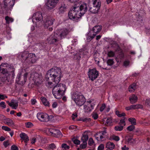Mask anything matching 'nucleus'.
I'll use <instances>...</instances> for the list:
<instances>
[{
  "label": "nucleus",
  "mask_w": 150,
  "mask_h": 150,
  "mask_svg": "<svg viewBox=\"0 0 150 150\" xmlns=\"http://www.w3.org/2000/svg\"><path fill=\"white\" fill-rule=\"evenodd\" d=\"M15 76L14 70L13 69L9 72L8 75L1 78V82L7 84H10L11 80L13 79Z\"/></svg>",
  "instance_id": "7"
},
{
  "label": "nucleus",
  "mask_w": 150,
  "mask_h": 150,
  "mask_svg": "<svg viewBox=\"0 0 150 150\" xmlns=\"http://www.w3.org/2000/svg\"><path fill=\"white\" fill-rule=\"evenodd\" d=\"M108 56L109 57H113L115 56V53L112 51H110L108 52Z\"/></svg>",
  "instance_id": "38"
},
{
  "label": "nucleus",
  "mask_w": 150,
  "mask_h": 150,
  "mask_svg": "<svg viewBox=\"0 0 150 150\" xmlns=\"http://www.w3.org/2000/svg\"><path fill=\"white\" fill-rule=\"evenodd\" d=\"M115 147V144L110 142H108L106 144V147L110 150H112Z\"/></svg>",
  "instance_id": "24"
},
{
  "label": "nucleus",
  "mask_w": 150,
  "mask_h": 150,
  "mask_svg": "<svg viewBox=\"0 0 150 150\" xmlns=\"http://www.w3.org/2000/svg\"><path fill=\"white\" fill-rule=\"evenodd\" d=\"M123 128V126L122 125H117L115 127V129L116 131H120L122 130Z\"/></svg>",
  "instance_id": "40"
},
{
  "label": "nucleus",
  "mask_w": 150,
  "mask_h": 150,
  "mask_svg": "<svg viewBox=\"0 0 150 150\" xmlns=\"http://www.w3.org/2000/svg\"><path fill=\"white\" fill-rule=\"evenodd\" d=\"M108 65L112 66L114 63L113 59H110L108 60L107 62Z\"/></svg>",
  "instance_id": "42"
},
{
  "label": "nucleus",
  "mask_w": 150,
  "mask_h": 150,
  "mask_svg": "<svg viewBox=\"0 0 150 150\" xmlns=\"http://www.w3.org/2000/svg\"><path fill=\"white\" fill-rule=\"evenodd\" d=\"M125 117H123V119H122L120 120L119 124L120 125H123L124 126L125 125Z\"/></svg>",
  "instance_id": "52"
},
{
  "label": "nucleus",
  "mask_w": 150,
  "mask_h": 150,
  "mask_svg": "<svg viewBox=\"0 0 150 150\" xmlns=\"http://www.w3.org/2000/svg\"><path fill=\"white\" fill-rule=\"evenodd\" d=\"M129 62L127 61H125L124 62V65L125 66H128L129 64Z\"/></svg>",
  "instance_id": "64"
},
{
  "label": "nucleus",
  "mask_w": 150,
  "mask_h": 150,
  "mask_svg": "<svg viewBox=\"0 0 150 150\" xmlns=\"http://www.w3.org/2000/svg\"><path fill=\"white\" fill-rule=\"evenodd\" d=\"M5 19L6 21V23L9 24L10 22H12L13 21V18L9 17L7 16L5 17Z\"/></svg>",
  "instance_id": "34"
},
{
  "label": "nucleus",
  "mask_w": 150,
  "mask_h": 150,
  "mask_svg": "<svg viewBox=\"0 0 150 150\" xmlns=\"http://www.w3.org/2000/svg\"><path fill=\"white\" fill-rule=\"evenodd\" d=\"M143 106L142 105L138 104L136 105H133L125 108L126 110H134L136 109H142Z\"/></svg>",
  "instance_id": "18"
},
{
  "label": "nucleus",
  "mask_w": 150,
  "mask_h": 150,
  "mask_svg": "<svg viewBox=\"0 0 150 150\" xmlns=\"http://www.w3.org/2000/svg\"><path fill=\"white\" fill-rule=\"evenodd\" d=\"M78 10L79 8L74 5L72 9L69 12L68 15L70 19L75 22H78L79 20L82 16Z\"/></svg>",
  "instance_id": "3"
},
{
  "label": "nucleus",
  "mask_w": 150,
  "mask_h": 150,
  "mask_svg": "<svg viewBox=\"0 0 150 150\" xmlns=\"http://www.w3.org/2000/svg\"><path fill=\"white\" fill-rule=\"evenodd\" d=\"M58 35L57 33H54L53 35H50L47 39L48 43L50 44H54L57 45L59 43V41L60 40L57 37Z\"/></svg>",
  "instance_id": "9"
},
{
  "label": "nucleus",
  "mask_w": 150,
  "mask_h": 150,
  "mask_svg": "<svg viewBox=\"0 0 150 150\" xmlns=\"http://www.w3.org/2000/svg\"><path fill=\"white\" fill-rule=\"evenodd\" d=\"M129 100L130 103L132 104L135 103L138 100V98L137 96L134 94H133L129 98Z\"/></svg>",
  "instance_id": "23"
},
{
  "label": "nucleus",
  "mask_w": 150,
  "mask_h": 150,
  "mask_svg": "<svg viewBox=\"0 0 150 150\" xmlns=\"http://www.w3.org/2000/svg\"><path fill=\"white\" fill-rule=\"evenodd\" d=\"M125 139L126 141L128 143H133L134 141V139H132L131 137L128 136L126 137Z\"/></svg>",
  "instance_id": "33"
},
{
  "label": "nucleus",
  "mask_w": 150,
  "mask_h": 150,
  "mask_svg": "<svg viewBox=\"0 0 150 150\" xmlns=\"http://www.w3.org/2000/svg\"><path fill=\"white\" fill-rule=\"evenodd\" d=\"M72 140L74 144H76L78 145L80 143V141L78 139H72Z\"/></svg>",
  "instance_id": "53"
},
{
  "label": "nucleus",
  "mask_w": 150,
  "mask_h": 150,
  "mask_svg": "<svg viewBox=\"0 0 150 150\" xmlns=\"http://www.w3.org/2000/svg\"><path fill=\"white\" fill-rule=\"evenodd\" d=\"M53 136L57 138L61 137L62 136L61 132L58 130L56 129Z\"/></svg>",
  "instance_id": "27"
},
{
  "label": "nucleus",
  "mask_w": 150,
  "mask_h": 150,
  "mask_svg": "<svg viewBox=\"0 0 150 150\" xmlns=\"http://www.w3.org/2000/svg\"><path fill=\"white\" fill-rule=\"evenodd\" d=\"M112 139L113 140H115L116 141H118L120 140V138L118 136L115 135L112 136Z\"/></svg>",
  "instance_id": "54"
},
{
  "label": "nucleus",
  "mask_w": 150,
  "mask_h": 150,
  "mask_svg": "<svg viewBox=\"0 0 150 150\" xmlns=\"http://www.w3.org/2000/svg\"><path fill=\"white\" fill-rule=\"evenodd\" d=\"M38 119L41 122H46L51 120L53 118L52 115L50 116L46 113H38L37 115Z\"/></svg>",
  "instance_id": "8"
},
{
  "label": "nucleus",
  "mask_w": 150,
  "mask_h": 150,
  "mask_svg": "<svg viewBox=\"0 0 150 150\" xmlns=\"http://www.w3.org/2000/svg\"><path fill=\"white\" fill-rule=\"evenodd\" d=\"M104 145L103 144H101L98 146V150H104Z\"/></svg>",
  "instance_id": "51"
},
{
  "label": "nucleus",
  "mask_w": 150,
  "mask_h": 150,
  "mask_svg": "<svg viewBox=\"0 0 150 150\" xmlns=\"http://www.w3.org/2000/svg\"><path fill=\"white\" fill-rule=\"evenodd\" d=\"M30 77L33 78V80L35 83L38 86L43 82L42 75L37 73H33L31 74Z\"/></svg>",
  "instance_id": "5"
},
{
  "label": "nucleus",
  "mask_w": 150,
  "mask_h": 150,
  "mask_svg": "<svg viewBox=\"0 0 150 150\" xmlns=\"http://www.w3.org/2000/svg\"><path fill=\"white\" fill-rule=\"evenodd\" d=\"M88 73L89 78L92 81L97 78L98 76V71L95 68L89 69Z\"/></svg>",
  "instance_id": "11"
},
{
  "label": "nucleus",
  "mask_w": 150,
  "mask_h": 150,
  "mask_svg": "<svg viewBox=\"0 0 150 150\" xmlns=\"http://www.w3.org/2000/svg\"><path fill=\"white\" fill-rule=\"evenodd\" d=\"M55 130L56 129H54L50 128L49 129L48 131L49 132H50L51 134V135H53L54 132H54Z\"/></svg>",
  "instance_id": "55"
},
{
  "label": "nucleus",
  "mask_w": 150,
  "mask_h": 150,
  "mask_svg": "<svg viewBox=\"0 0 150 150\" xmlns=\"http://www.w3.org/2000/svg\"><path fill=\"white\" fill-rule=\"evenodd\" d=\"M2 129L7 131H10L11 130V129L8 127L6 126H2L1 127Z\"/></svg>",
  "instance_id": "48"
},
{
  "label": "nucleus",
  "mask_w": 150,
  "mask_h": 150,
  "mask_svg": "<svg viewBox=\"0 0 150 150\" xmlns=\"http://www.w3.org/2000/svg\"><path fill=\"white\" fill-rule=\"evenodd\" d=\"M93 5L92 6H89V11L93 13H98L100 6L101 2L97 0H93Z\"/></svg>",
  "instance_id": "6"
},
{
  "label": "nucleus",
  "mask_w": 150,
  "mask_h": 150,
  "mask_svg": "<svg viewBox=\"0 0 150 150\" xmlns=\"http://www.w3.org/2000/svg\"><path fill=\"white\" fill-rule=\"evenodd\" d=\"M43 17L41 13L38 12L34 13L32 17V21L33 22L37 23L42 20Z\"/></svg>",
  "instance_id": "12"
},
{
  "label": "nucleus",
  "mask_w": 150,
  "mask_h": 150,
  "mask_svg": "<svg viewBox=\"0 0 150 150\" xmlns=\"http://www.w3.org/2000/svg\"><path fill=\"white\" fill-rule=\"evenodd\" d=\"M91 115L93 118L95 120L97 119L98 118V115L97 113L93 112Z\"/></svg>",
  "instance_id": "45"
},
{
  "label": "nucleus",
  "mask_w": 150,
  "mask_h": 150,
  "mask_svg": "<svg viewBox=\"0 0 150 150\" xmlns=\"http://www.w3.org/2000/svg\"><path fill=\"white\" fill-rule=\"evenodd\" d=\"M7 97L5 95L0 94V99L4 100L5 98H7Z\"/></svg>",
  "instance_id": "61"
},
{
  "label": "nucleus",
  "mask_w": 150,
  "mask_h": 150,
  "mask_svg": "<svg viewBox=\"0 0 150 150\" xmlns=\"http://www.w3.org/2000/svg\"><path fill=\"white\" fill-rule=\"evenodd\" d=\"M15 3V0H4V7L9 9L13 8Z\"/></svg>",
  "instance_id": "14"
},
{
  "label": "nucleus",
  "mask_w": 150,
  "mask_h": 150,
  "mask_svg": "<svg viewBox=\"0 0 150 150\" xmlns=\"http://www.w3.org/2000/svg\"><path fill=\"white\" fill-rule=\"evenodd\" d=\"M43 104L45 106H49L50 103L48 101H47V99L43 97H42L40 98Z\"/></svg>",
  "instance_id": "26"
},
{
  "label": "nucleus",
  "mask_w": 150,
  "mask_h": 150,
  "mask_svg": "<svg viewBox=\"0 0 150 150\" xmlns=\"http://www.w3.org/2000/svg\"><path fill=\"white\" fill-rule=\"evenodd\" d=\"M145 104L146 105H148L150 107V99H147L145 102Z\"/></svg>",
  "instance_id": "59"
},
{
  "label": "nucleus",
  "mask_w": 150,
  "mask_h": 150,
  "mask_svg": "<svg viewBox=\"0 0 150 150\" xmlns=\"http://www.w3.org/2000/svg\"><path fill=\"white\" fill-rule=\"evenodd\" d=\"M88 138L87 134H83L81 137V140L83 142H87Z\"/></svg>",
  "instance_id": "31"
},
{
  "label": "nucleus",
  "mask_w": 150,
  "mask_h": 150,
  "mask_svg": "<svg viewBox=\"0 0 150 150\" xmlns=\"http://www.w3.org/2000/svg\"><path fill=\"white\" fill-rule=\"evenodd\" d=\"M54 19L52 18L48 19L46 20L45 23L44 27L46 28H48L50 31H52L53 28L51 26L53 24Z\"/></svg>",
  "instance_id": "15"
},
{
  "label": "nucleus",
  "mask_w": 150,
  "mask_h": 150,
  "mask_svg": "<svg viewBox=\"0 0 150 150\" xmlns=\"http://www.w3.org/2000/svg\"><path fill=\"white\" fill-rule=\"evenodd\" d=\"M94 143V141L92 138H90L88 141V144L90 146H91Z\"/></svg>",
  "instance_id": "46"
},
{
  "label": "nucleus",
  "mask_w": 150,
  "mask_h": 150,
  "mask_svg": "<svg viewBox=\"0 0 150 150\" xmlns=\"http://www.w3.org/2000/svg\"><path fill=\"white\" fill-rule=\"evenodd\" d=\"M79 8V13L81 16H83L87 10V5L86 4H83L81 5L80 7L77 6Z\"/></svg>",
  "instance_id": "16"
},
{
  "label": "nucleus",
  "mask_w": 150,
  "mask_h": 150,
  "mask_svg": "<svg viewBox=\"0 0 150 150\" xmlns=\"http://www.w3.org/2000/svg\"><path fill=\"white\" fill-rule=\"evenodd\" d=\"M4 123L8 126L11 127H14V123L13 121L10 118H7L4 120Z\"/></svg>",
  "instance_id": "21"
},
{
  "label": "nucleus",
  "mask_w": 150,
  "mask_h": 150,
  "mask_svg": "<svg viewBox=\"0 0 150 150\" xmlns=\"http://www.w3.org/2000/svg\"><path fill=\"white\" fill-rule=\"evenodd\" d=\"M12 105V106H11L12 107V108L13 109H16L17 108L18 106V102H16L14 103V100L12 99L11 100V103Z\"/></svg>",
  "instance_id": "29"
},
{
  "label": "nucleus",
  "mask_w": 150,
  "mask_h": 150,
  "mask_svg": "<svg viewBox=\"0 0 150 150\" xmlns=\"http://www.w3.org/2000/svg\"><path fill=\"white\" fill-rule=\"evenodd\" d=\"M61 74V70L59 68L54 67L47 72L45 75V79L47 81H52L58 83L60 80Z\"/></svg>",
  "instance_id": "1"
},
{
  "label": "nucleus",
  "mask_w": 150,
  "mask_h": 150,
  "mask_svg": "<svg viewBox=\"0 0 150 150\" xmlns=\"http://www.w3.org/2000/svg\"><path fill=\"white\" fill-rule=\"evenodd\" d=\"M59 12L62 13L66 11V8L65 6V5L64 4L62 5L59 8Z\"/></svg>",
  "instance_id": "32"
},
{
  "label": "nucleus",
  "mask_w": 150,
  "mask_h": 150,
  "mask_svg": "<svg viewBox=\"0 0 150 150\" xmlns=\"http://www.w3.org/2000/svg\"><path fill=\"white\" fill-rule=\"evenodd\" d=\"M70 32L69 30L66 28L63 29L61 30L59 36L60 37V40L66 37Z\"/></svg>",
  "instance_id": "20"
},
{
  "label": "nucleus",
  "mask_w": 150,
  "mask_h": 150,
  "mask_svg": "<svg viewBox=\"0 0 150 150\" xmlns=\"http://www.w3.org/2000/svg\"><path fill=\"white\" fill-rule=\"evenodd\" d=\"M88 52L85 50L83 49H80L79 50V52H78V54L79 55V58H81L82 56L83 57L85 55L87 54Z\"/></svg>",
  "instance_id": "28"
},
{
  "label": "nucleus",
  "mask_w": 150,
  "mask_h": 150,
  "mask_svg": "<svg viewBox=\"0 0 150 150\" xmlns=\"http://www.w3.org/2000/svg\"><path fill=\"white\" fill-rule=\"evenodd\" d=\"M25 125L26 127L30 128L32 127L33 125L32 123L30 122H28L25 123Z\"/></svg>",
  "instance_id": "41"
},
{
  "label": "nucleus",
  "mask_w": 150,
  "mask_h": 150,
  "mask_svg": "<svg viewBox=\"0 0 150 150\" xmlns=\"http://www.w3.org/2000/svg\"><path fill=\"white\" fill-rule=\"evenodd\" d=\"M0 106L3 108H5L6 107V105H5V103L4 102H2L0 103Z\"/></svg>",
  "instance_id": "57"
},
{
  "label": "nucleus",
  "mask_w": 150,
  "mask_h": 150,
  "mask_svg": "<svg viewBox=\"0 0 150 150\" xmlns=\"http://www.w3.org/2000/svg\"><path fill=\"white\" fill-rule=\"evenodd\" d=\"M28 73H25L23 76L21 74H18L16 78V81L18 84L21 85L24 84L27 80Z\"/></svg>",
  "instance_id": "10"
},
{
  "label": "nucleus",
  "mask_w": 150,
  "mask_h": 150,
  "mask_svg": "<svg viewBox=\"0 0 150 150\" xmlns=\"http://www.w3.org/2000/svg\"><path fill=\"white\" fill-rule=\"evenodd\" d=\"M28 52L27 51H24L23 52L20 53L18 56V58L22 61L28 60Z\"/></svg>",
  "instance_id": "17"
},
{
  "label": "nucleus",
  "mask_w": 150,
  "mask_h": 150,
  "mask_svg": "<svg viewBox=\"0 0 150 150\" xmlns=\"http://www.w3.org/2000/svg\"><path fill=\"white\" fill-rule=\"evenodd\" d=\"M136 84L135 83H133L129 86V91L131 92L134 91L136 88Z\"/></svg>",
  "instance_id": "30"
},
{
  "label": "nucleus",
  "mask_w": 150,
  "mask_h": 150,
  "mask_svg": "<svg viewBox=\"0 0 150 150\" xmlns=\"http://www.w3.org/2000/svg\"><path fill=\"white\" fill-rule=\"evenodd\" d=\"M79 120L87 122H90L91 121V119L90 118H81Z\"/></svg>",
  "instance_id": "39"
},
{
  "label": "nucleus",
  "mask_w": 150,
  "mask_h": 150,
  "mask_svg": "<svg viewBox=\"0 0 150 150\" xmlns=\"http://www.w3.org/2000/svg\"><path fill=\"white\" fill-rule=\"evenodd\" d=\"M77 117V115L76 113H73L71 117L72 119L74 120L75 119V118Z\"/></svg>",
  "instance_id": "62"
},
{
  "label": "nucleus",
  "mask_w": 150,
  "mask_h": 150,
  "mask_svg": "<svg viewBox=\"0 0 150 150\" xmlns=\"http://www.w3.org/2000/svg\"><path fill=\"white\" fill-rule=\"evenodd\" d=\"M0 72L3 74H5L7 73V69H6L2 68L1 69H0Z\"/></svg>",
  "instance_id": "47"
},
{
  "label": "nucleus",
  "mask_w": 150,
  "mask_h": 150,
  "mask_svg": "<svg viewBox=\"0 0 150 150\" xmlns=\"http://www.w3.org/2000/svg\"><path fill=\"white\" fill-rule=\"evenodd\" d=\"M84 111L85 112H88L91 110V109L90 107V105H85L84 108Z\"/></svg>",
  "instance_id": "36"
},
{
  "label": "nucleus",
  "mask_w": 150,
  "mask_h": 150,
  "mask_svg": "<svg viewBox=\"0 0 150 150\" xmlns=\"http://www.w3.org/2000/svg\"><path fill=\"white\" fill-rule=\"evenodd\" d=\"M134 125H131L128 126L127 128V129L130 131H132L133 130L135 129V127Z\"/></svg>",
  "instance_id": "43"
},
{
  "label": "nucleus",
  "mask_w": 150,
  "mask_h": 150,
  "mask_svg": "<svg viewBox=\"0 0 150 150\" xmlns=\"http://www.w3.org/2000/svg\"><path fill=\"white\" fill-rule=\"evenodd\" d=\"M3 144L5 147H6L9 145L8 141L7 140L4 141L3 142Z\"/></svg>",
  "instance_id": "60"
},
{
  "label": "nucleus",
  "mask_w": 150,
  "mask_h": 150,
  "mask_svg": "<svg viewBox=\"0 0 150 150\" xmlns=\"http://www.w3.org/2000/svg\"><path fill=\"white\" fill-rule=\"evenodd\" d=\"M47 149L53 150L56 148V146L54 143L49 144L47 146Z\"/></svg>",
  "instance_id": "37"
},
{
  "label": "nucleus",
  "mask_w": 150,
  "mask_h": 150,
  "mask_svg": "<svg viewBox=\"0 0 150 150\" xmlns=\"http://www.w3.org/2000/svg\"><path fill=\"white\" fill-rule=\"evenodd\" d=\"M11 149L12 150H18V149L17 146L13 145L11 146Z\"/></svg>",
  "instance_id": "58"
},
{
  "label": "nucleus",
  "mask_w": 150,
  "mask_h": 150,
  "mask_svg": "<svg viewBox=\"0 0 150 150\" xmlns=\"http://www.w3.org/2000/svg\"><path fill=\"white\" fill-rule=\"evenodd\" d=\"M35 54L28 53V60L30 62L33 63L35 62Z\"/></svg>",
  "instance_id": "22"
},
{
  "label": "nucleus",
  "mask_w": 150,
  "mask_h": 150,
  "mask_svg": "<svg viewBox=\"0 0 150 150\" xmlns=\"http://www.w3.org/2000/svg\"><path fill=\"white\" fill-rule=\"evenodd\" d=\"M106 105L105 104H103L100 108V112L103 111L105 108Z\"/></svg>",
  "instance_id": "56"
},
{
  "label": "nucleus",
  "mask_w": 150,
  "mask_h": 150,
  "mask_svg": "<svg viewBox=\"0 0 150 150\" xmlns=\"http://www.w3.org/2000/svg\"><path fill=\"white\" fill-rule=\"evenodd\" d=\"M95 37V36H88V37L87 38V40H91L93 39Z\"/></svg>",
  "instance_id": "63"
},
{
  "label": "nucleus",
  "mask_w": 150,
  "mask_h": 150,
  "mask_svg": "<svg viewBox=\"0 0 150 150\" xmlns=\"http://www.w3.org/2000/svg\"><path fill=\"white\" fill-rule=\"evenodd\" d=\"M102 27L101 25H96L93 27L92 31L93 34L92 35L95 36L97 34L99 33L101 30Z\"/></svg>",
  "instance_id": "19"
},
{
  "label": "nucleus",
  "mask_w": 150,
  "mask_h": 150,
  "mask_svg": "<svg viewBox=\"0 0 150 150\" xmlns=\"http://www.w3.org/2000/svg\"><path fill=\"white\" fill-rule=\"evenodd\" d=\"M87 144V142H83V144L80 145V148L82 149H84L86 147Z\"/></svg>",
  "instance_id": "49"
},
{
  "label": "nucleus",
  "mask_w": 150,
  "mask_h": 150,
  "mask_svg": "<svg viewBox=\"0 0 150 150\" xmlns=\"http://www.w3.org/2000/svg\"><path fill=\"white\" fill-rule=\"evenodd\" d=\"M20 137L24 141V142H27L29 140L28 137L25 133H22L20 134Z\"/></svg>",
  "instance_id": "25"
},
{
  "label": "nucleus",
  "mask_w": 150,
  "mask_h": 150,
  "mask_svg": "<svg viewBox=\"0 0 150 150\" xmlns=\"http://www.w3.org/2000/svg\"><path fill=\"white\" fill-rule=\"evenodd\" d=\"M66 90L65 85L60 83L57 84L52 89V93L55 98L59 99L64 95Z\"/></svg>",
  "instance_id": "2"
},
{
  "label": "nucleus",
  "mask_w": 150,
  "mask_h": 150,
  "mask_svg": "<svg viewBox=\"0 0 150 150\" xmlns=\"http://www.w3.org/2000/svg\"><path fill=\"white\" fill-rule=\"evenodd\" d=\"M59 0H48L46 3L47 8L48 9H52L56 6Z\"/></svg>",
  "instance_id": "13"
},
{
  "label": "nucleus",
  "mask_w": 150,
  "mask_h": 150,
  "mask_svg": "<svg viewBox=\"0 0 150 150\" xmlns=\"http://www.w3.org/2000/svg\"><path fill=\"white\" fill-rule=\"evenodd\" d=\"M112 122V120L111 118H108L107 119L106 123L107 124V126L110 125Z\"/></svg>",
  "instance_id": "44"
},
{
  "label": "nucleus",
  "mask_w": 150,
  "mask_h": 150,
  "mask_svg": "<svg viewBox=\"0 0 150 150\" xmlns=\"http://www.w3.org/2000/svg\"><path fill=\"white\" fill-rule=\"evenodd\" d=\"M62 148H64L65 149H69L70 147L69 146H68L66 144H63L62 145Z\"/></svg>",
  "instance_id": "50"
},
{
  "label": "nucleus",
  "mask_w": 150,
  "mask_h": 150,
  "mask_svg": "<svg viewBox=\"0 0 150 150\" xmlns=\"http://www.w3.org/2000/svg\"><path fill=\"white\" fill-rule=\"evenodd\" d=\"M128 121L131 122L132 125H136V120L134 118H129Z\"/></svg>",
  "instance_id": "35"
},
{
  "label": "nucleus",
  "mask_w": 150,
  "mask_h": 150,
  "mask_svg": "<svg viewBox=\"0 0 150 150\" xmlns=\"http://www.w3.org/2000/svg\"><path fill=\"white\" fill-rule=\"evenodd\" d=\"M71 98L77 105L81 106L85 102L84 96L81 93L78 92L74 93L71 96Z\"/></svg>",
  "instance_id": "4"
}]
</instances>
